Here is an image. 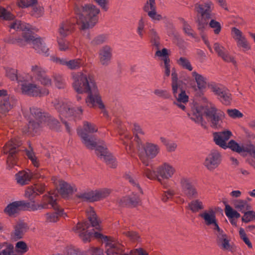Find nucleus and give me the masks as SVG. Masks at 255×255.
Listing matches in <instances>:
<instances>
[{"label": "nucleus", "mask_w": 255, "mask_h": 255, "mask_svg": "<svg viewBox=\"0 0 255 255\" xmlns=\"http://www.w3.org/2000/svg\"><path fill=\"white\" fill-rule=\"evenodd\" d=\"M230 148L232 150L238 153L248 152L251 154H255V146L252 144H239L234 140H230L228 143L227 148Z\"/></svg>", "instance_id": "22"}, {"label": "nucleus", "mask_w": 255, "mask_h": 255, "mask_svg": "<svg viewBox=\"0 0 255 255\" xmlns=\"http://www.w3.org/2000/svg\"><path fill=\"white\" fill-rule=\"evenodd\" d=\"M0 255H15L12 245L0 242Z\"/></svg>", "instance_id": "42"}, {"label": "nucleus", "mask_w": 255, "mask_h": 255, "mask_svg": "<svg viewBox=\"0 0 255 255\" xmlns=\"http://www.w3.org/2000/svg\"><path fill=\"white\" fill-rule=\"evenodd\" d=\"M217 237V243L218 246L225 251H230L231 246L229 243V240L226 234L221 229H219L214 232Z\"/></svg>", "instance_id": "27"}, {"label": "nucleus", "mask_w": 255, "mask_h": 255, "mask_svg": "<svg viewBox=\"0 0 255 255\" xmlns=\"http://www.w3.org/2000/svg\"><path fill=\"white\" fill-rule=\"evenodd\" d=\"M51 59L54 62L66 66L68 69L71 70H77L84 65L83 60L81 58L67 60L52 56L51 57Z\"/></svg>", "instance_id": "18"}, {"label": "nucleus", "mask_w": 255, "mask_h": 255, "mask_svg": "<svg viewBox=\"0 0 255 255\" xmlns=\"http://www.w3.org/2000/svg\"><path fill=\"white\" fill-rule=\"evenodd\" d=\"M42 201H45L47 205L46 209L53 208L55 210L58 209L57 205V194L50 192L42 197Z\"/></svg>", "instance_id": "33"}, {"label": "nucleus", "mask_w": 255, "mask_h": 255, "mask_svg": "<svg viewBox=\"0 0 255 255\" xmlns=\"http://www.w3.org/2000/svg\"><path fill=\"white\" fill-rule=\"evenodd\" d=\"M171 87L172 89L181 86L180 82L178 81V74L174 68L171 70Z\"/></svg>", "instance_id": "54"}, {"label": "nucleus", "mask_w": 255, "mask_h": 255, "mask_svg": "<svg viewBox=\"0 0 255 255\" xmlns=\"http://www.w3.org/2000/svg\"><path fill=\"white\" fill-rule=\"evenodd\" d=\"M89 227L88 223L86 222L83 223H78L73 228V231L78 233L84 241H87L93 234L88 230Z\"/></svg>", "instance_id": "29"}, {"label": "nucleus", "mask_w": 255, "mask_h": 255, "mask_svg": "<svg viewBox=\"0 0 255 255\" xmlns=\"http://www.w3.org/2000/svg\"><path fill=\"white\" fill-rule=\"evenodd\" d=\"M137 148L140 159L145 166L149 164L148 159L154 158L159 152V147L157 145L150 142L144 143L140 140L137 141Z\"/></svg>", "instance_id": "7"}, {"label": "nucleus", "mask_w": 255, "mask_h": 255, "mask_svg": "<svg viewBox=\"0 0 255 255\" xmlns=\"http://www.w3.org/2000/svg\"><path fill=\"white\" fill-rule=\"evenodd\" d=\"M20 144V142L16 138H11L3 148L4 154H8L7 164L9 168H12L16 164V158L15 154L17 152V147Z\"/></svg>", "instance_id": "12"}, {"label": "nucleus", "mask_w": 255, "mask_h": 255, "mask_svg": "<svg viewBox=\"0 0 255 255\" xmlns=\"http://www.w3.org/2000/svg\"><path fill=\"white\" fill-rule=\"evenodd\" d=\"M83 200L94 202L100 200L98 190L82 193L78 195Z\"/></svg>", "instance_id": "38"}, {"label": "nucleus", "mask_w": 255, "mask_h": 255, "mask_svg": "<svg viewBox=\"0 0 255 255\" xmlns=\"http://www.w3.org/2000/svg\"><path fill=\"white\" fill-rule=\"evenodd\" d=\"M14 104L13 98L1 101L0 103V113L5 114L11 110Z\"/></svg>", "instance_id": "41"}, {"label": "nucleus", "mask_w": 255, "mask_h": 255, "mask_svg": "<svg viewBox=\"0 0 255 255\" xmlns=\"http://www.w3.org/2000/svg\"><path fill=\"white\" fill-rule=\"evenodd\" d=\"M55 108L59 113V116L65 124L67 131L70 132V129L68 122L75 121L82 114L83 110L81 107L74 108L71 103H58L55 101L54 103Z\"/></svg>", "instance_id": "5"}, {"label": "nucleus", "mask_w": 255, "mask_h": 255, "mask_svg": "<svg viewBox=\"0 0 255 255\" xmlns=\"http://www.w3.org/2000/svg\"><path fill=\"white\" fill-rule=\"evenodd\" d=\"M188 117L195 123L203 126L202 121L203 107L197 103H194L189 112L186 110Z\"/></svg>", "instance_id": "21"}, {"label": "nucleus", "mask_w": 255, "mask_h": 255, "mask_svg": "<svg viewBox=\"0 0 255 255\" xmlns=\"http://www.w3.org/2000/svg\"><path fill=\"white\" fill-rule=\"evenodd\" d=\"M63 38L60 37H57V38L58 48L62 51L69 50L70 49V43Z\"/></svg>", "instance_id": "47"}, {"label": "nucleus", "mask_w": 255, "mask_h": 255, "mask_svg": "<svg viewBox=\"0 0 255 255\" xmlns=\"http://www.w3.org/2000/svg\"><path fill=\"white\" fill-rule=\"evenodd\" d=\"M242 220L243 222L249 223L255 218V212L253 210H248L243 212Z\"/></svg>", "instance_id": "55"}, {"label": "nucleus", "mask_w": 255, "mask_h": 255, "mask_svg": "<svg viewBox=\"0 0 255 255\" xmlns=\"http://www.w3.org/2000/svg\"><path fill=\"white\" fill-rule=\"evenodd\" d=\"M15 251L19 255H22L27 252L28 248L26 244L23 241H19L15 245Z\"/></svg>", "instance_id": "50"}, {"label": "nucleus", "mask_w": 255, "mask_h": 255, "mask_svg": "<svg viewBox=\"0 0 255 255\" xmlns=\"http://www.w3.org/2000/svg\"><path fill=\"white\" fill-rule=\"evenodd\" d=\"M96 151L99 157L104 161L110 167L115 168L117 166L116 158L108 150L105 145H98Z\"/></svg>", "instance_id": "16"}, {"label": "nucleus", "mask_w": 255, "mask_h": 255, "mask_svg": "<svg viewBox=\"0 0 255 255\" xmlns=\"http://www.w3.org/2000/svg\"><path fill=\"white\" fill-rule=\"evenodd\" d=\"M74 28L73 23L69 20L63 21L59 25L58 28V34L60 37H65L70 34Z\"/></svg>", "instance_id": "34"}, {"label": "nucleus", "mask_w": 255, "mask_h": 255, "mask_svg": "<svg viewBox=\"0 0 255 255\" xmlns=\"http://www.w3.org/2000/svg\"><path fill=\"white\" fill-rule=\"evenodd\" d=\"M199 216L204 220L207 226H212L214 232L220 229L216 220V212L213 209L204 211Z\"/></svg>", "instance_id": "19"}, {"label": "nucleus", "mask_w": 255, "mask_h": 255, "mask_svg": "<svg viewBox=\"0 0 255 255\" xmlns=\"http://www.w3.org/2000/svg\"><path fill=\"white\" fill-rule=\"evenodd\" d=\"M213 47L215 52L223 61L231 63L234 65H236V61L234 56L231 55L222 44L219 42H215L214 43Z\"/></svg>", "instance_id": "20"}, {"label": "nucleus", "mask_w": 255, "mask_h": 255, "mask_svg": "<svg viewBox=\"0 0 255 255\" xmlns=\"http://www.w3.org/2000/svg\"><path fill=\"white\" fill-rule=\"evenodd\" d=\"M231 95L230 94L225 90L223 94L219 97V99L221 102L225 105H229L231 102Z\"/></svg>", "instance_id": "63"}, {"label": "nucleus", "mask_w": 255, "mask_h": 255, "mask_svg": "<svg viewBox=\"0 0 255 255\" xmlns=\"http://www.w3.org/2000/svg\"><path fill=\"white\" fill-rule=\"evenodd\" d=\"M177 63L179 65L182 66L183 68L188 70L189 71L192 70V66L190 64L189 61L185 57H180L177 60Z\"/></svg>", "instance_id": "57"}, {"label": "nucleus", "mask_w": 255, "mask_h": 255, "mask_svg": "<svg viewBox=\"0 0 255 255\" xmlns=\"http://www.w3.org/2000/svg\"><path fill=\"white\" fill-rule=\"evenodd\" d=\"M47 205L45 201H42L40 203H36L34 201L28 204V208L29 210L35 211L37 210H41L43 209H46Z\"/></svg>", "instance_id": "48"}, {"label": "nucleus", "mask_w": 255, "mask_h": 255, "mask_svg": "<svg viewBox=\"0 0 255 255\" xmlns=\"http://www.w3.org/2000/svg\"><path fill=\"white\" fill-rule=\"evenodd\" d=\"M175 173V169L170 164L164 162L157 167L156 171L148 168L144 169L143 174L148 179H156L164 188H167L164 180L172 178Z\"/></svg>", "instance_id": "4"}, {"label": "nucleus", "mask_w": 255, "mask_h": 255, "mask_svg": "<svg viewBox=\"0 0 255 255\" xmlns=\"http://www.w3.org/2000/svg\"><path fill=\"white\" fill-rule=\"evenodd\" d=\"M18 43L21 45L29 44L33 46L35 50L39 53L48 56L49 49L47 47L44 40L39 37H35L31 34L28 36H24V40H19Z\"/></svg>", "instance_id": "11"}, {"label": "nucleus", "mask_w": 255, "mask_h": 255, "mask_svg": "<svg viewBox=\"0 0 255 255\" xmlns=\"http://www.w3.org/2000/svg\"><path fill=\"white\" fill-rule=\"evenodd\" d=\"M32 78L29 75L18 79V85L22 94L32 97H41L48 94L49 91L46 88H42L35 83H29Z\"/></svg>", "instance_id": "6"}, {"label": "nucleus", "mask_w": 255, "mask_h": 255, "mask_svg": "<svg viewBox=\"0 0 255 255\" xmlns=\"http://www.w3.org/2000/svg\"><path fill=\"white\" fill-rule=\"evenodd\" d=\"M86 214L92 226L98 230H100L101 228L99 226L100 221L98 219L93 208L92 207L88 208L86 210Z\"/></svg>", "instance_id": "39"}, {"label": "nucleus", "mask_w": 255, "mask_h": 255, "mask_svg": "<svg viewBox=\"0 0 255 255\" xmlns=\"http://www.w3.org/2000/svg\"><path fill=\"white\" fill-rule=\"evenodd\" d=\"M155 55L158 57L159 59L163 60V62H166V60H167V61H170L168 57V50L166 48H163L161 50H160L159 48L157 49Z\"/></svg>", "instance_id": "49"}, {"label": "nucleus", "mask_w": 255, "mask_h": 255, "mask_svg": "<svg viewBox=\"0 0 255 255\" xmlns=\"http://www.w3.org/2000/svg\"><path fill=\"white\" fill-rule=\"evenodd\" d=\"M10 28L13 29L18 30H21L22 31V38H18L16 39L17 42L19 40H24V36L27 37L31 33V25L29 24L22 23L20 21L15 20L12 22L10 25Z\"/></svg>", "instance_id": "31"}, {"label": "nucleus", "mask_w": 255, "mask_h": 255, "mask_svg": "<svg viewBox=\"0 0 255 255\" xmlns=\"http://www.w3.org/2000/svg\"><path fill=\"white\" fill-rule=\"evenodd\" d=\"M45 190V186L43 183H37L28 187L25 191L24 195L30 199H34L37 196L42 194Z\"/></svg>", "instance_id": "23"}, {"label": "nucleus", "mask_w": 255, "mask_h": 255, "mask_svg": "<svg viewBox=\"0 0 255 255\" xmlns=\"http://www.w3.org/2000/svg\"><path fill=\"white\" fill-rule=\"evenodd\" d=\"M27 230L26 224L21 221H18L14 226V231L12 234L13 238L15 240L21 239Z\"/></svg>", "instance_id": "35"}, {"label": "nucleus", "mask_w": 255, "mask_h": 255, "mask_svg": "<svg viewBox=\"0 0 255 255\" xmlns=\"http://www.w3.org/2000/svg\"><path fill=\"white\" fill-rule=\"evenodd\" d=\"M193 79L197 84V88L199 90H203L209 86L210 83L206 77L202 75L196 71H193L191 73Z\"/></svg>", "instance_id": "32"}, {"label": "nucleus", "mask_w": 255, "mask_h": 255, "mask_svg": "<svg viewBox=\"0 0 255 255\" xmlns=\"http://www.w3.org/2000/svg\"><path fill=\"white\" fill-rule=\"evenodd\" d=\"M54 182L56 186H59V192L64 197L73 191L74 188L71 185L64 181L58 180Z\"/></svg>", "instance_id": "37"}, {"label": "nucleus", "mask_w": 255, "mask_h": 255, "mask_svg": "<svg viewBox=\"0 0 255 255\" xmlns=\"http://www.w3.org/2000/svg\"><path fill=\"white\" fill-rule=\"evenodd\" d=\"M149 34L152 45L156 47V49L160 48L161 44L156 31L154 29H151L150 30Z\"/></svg>", "instance_id": "46"}, {"label": "nucleus", "mask_w": 255, "mask_h": 255, "mask_svg": "<svg viewBox=\"0 0 255 255\" xmlns=\"http://www.w3.org/2000/svg\"><path fill=\"white\" fill-rule=\"evenodd\" d=\"M217 237V243L218 246L225 251H230L231 246L229 243V240L226 234L221 229H219L214 232Z\"/></svg>", "instance_id": "28"}, {"label": "nucleus", "mask_w": 255, "mask_h": 255, "mask_svg": "<svg viewBox=\"0 0 255 255\" xmlns=\"http://www.w3.org/2000/svg\"><path fill=\"white\" fill-rule=\"evenodd\" d=\"M72 87L74 90L79 94L88 93V96L86 99L87 105L90 107H94L96 105L101 110L105 117L108 116V112L99 95L97 87L92 80L91 76L86 71L71 73Z\"/></svg>", "instance_id": "1"}, {"label": "nucleus", "mask_w": 255, "mask_h": 255, "mask_svg": "<svg viewBox=\"0 0 255 255\" xmlns=\"http://www.w3.org/2000/svg\"><path fill=\"white\" fill-rule=\"evenodd\" d=\"M132 131L135 135L136 139V142L137 143V141H142V139L139 137L141 135H143L144 134V131L142 129V128L137 124H134L133 126V128H132Z\"/></svg>", "instance_id": "52"}, {"label": "nucleus", "mask_w": 255, "mask_h": 255, "mask_svg": "<svg viewBox=\"0 0 255 255\" xmlns=\"http://www.w3.org/2000/svg\"><path fill=\"white\" fill-rule=\"evenodd\" d=\"M97 130L98 128L94 124L87 122L84 123L83 129L78 130V133L82 138V142L88 148L93 149L96 147V138L89 134L97 132Z\"/></svg>", "instance_id": "8"}, {"label": "nucleus", "mask_w": 255, "mask_h": 255, "mask_svg": "<svg viewBox=\"0 0 255 255\" xmlns=\"http://www.w3.org/2000/svg\"><path fill=\"white\" fill-rule=\"evenodd\" d=\"M124 136L125 139H123L122 138L123 141V143L124 145H126V149L127 152L130 153L132 152V146L130 143L128 142V140L131 138V136L129 135L127 132H126L124 133Z\"/></svg>", "instance_id": "58"}, {"label": "nucleus", "mask_w": 255, "mask_h": 255, "mask_svg": "<svg viewBox=\"0 0 255 255\" xmlns=\"http://www.w3.org/2000/svg\"><path fill=\"white\" fill-rule=\"evenodd\" d=\"M184 192L189 198H196L199 195L197 190L192 185L184 191Z\"/></svg>", "instance_id": "59"}, {"label": "nucleus", "mask_w": 255, "mask_h": 255, "mask_svg": "<svg viewBox=\"0 0 255 255\" xmlns=\"http://www.w3.org/2000/svg\"><path fill=\"white\" fill-rule=\"evenodd\" d=\"M175 190L172 188L168 189L164 192L163 195L162 196L161 200L165 202L168 200L171 199L172 197L175 194Z\"/></svg>", "instance_id": "64"}, {"label": "nucleus", "mask_w": 255, "mask_h": 255, "mask_svg": "<svg viewBox=\"0 0 255 255\" xmlns=\"http://www.w3.org/2000/svg\"><path fill=\"white\" fill-rule=\"evenodd\" d=\"M239 235L241 239L244 243L248 246V247L251 249L253 247L252 244L250 242L249 239L248 238L246 233L244 229L241 228L239 229Z\"/></svg>", "instance_id": "61"}, {"label": "nucleus", "mask_w": 255, "mask_h": 255, "mask_svg": "<svg viewBox=\"0 0 255 255\" xmlns=\"http://www.w3.org/2000/svg\"><path fill=\"white\" fill-rule=\"evenodd\" d=\"M225 213L229 219H238L241 216L240 214L229 204L225 205Z\"/></svg>", "instance_id": "45"}, {"label": "nucleus", "mask_w": 255, "mask_h": 255, "mask_svg": "<svg viewBox=\"0 0 255 255\" xmlns=\"http://www.w3.org/2000/svg\"><path fill=\"white\" fill-rule=\"evenodd\" d=\"M231 35L233 38L236 40V43L246 37L240 30L236 27H233L232 28Z\"/></svg>", "instance_id": "53"}, {"label": "nucleus", "mask_w": 255, "mask_h": 255, "mask_svg": "<svg viewBox=\"0 0 255 255\" xmlns=\"http://www.w3.org/2000/svg\"><path fill=\"white\" fill-rule=\"evenodd\" d=\"M182 25L184 33L188 36L194 37V31L191 26L184 20H182Z\"/></svg>", "instance_id": "60"}, {"label": "nucleus", "mask_w": 255, "mask_h": 255, "mask_svg": "<svg viewBox=\"0 0 255 255\" xmlns=\"http://www.w3.org/2000/svg\"><path fill=\"white\" fill-rule=\"evenodd\" d=\"M112 58V48L109 45L102 46L99 51L100 63L103 66H108Z\"/></svg>", "instance_id": "25"}, {"label": "nucleus", "mask_w": 255, "mask_h": 255, "mask_svg": "<svg viewBox=\"0 0 255 255\" xmlns=\"http://www.w3.org/2000/svg\"><path fill=\"white\" fill-rule=\"evenodd\" d=\"M221 161L220 153L216 150H212L205 157L203 165L209 171H213L218 167Z\"/></svg>", "instance_id": "14"}, {"label": "nucleus", "mask_w": 255, "mask_h": 255, "mask_svg": "<svg viewBox=\"0 0 255 255\" xmlns=\"http://www.w3.org/2000/svg\"><path fill=\"white\" fill-rule=\"evenodd\" d=\"M208 87L212 92L218 96V98L225 91L214 83H210Z\"/></svg>", "instance_id": "62"}, {"label": "nucleus", "mask_w": 255, "mask_h": 255, "mask_svg": "<svg viewBox=\"0 0 255 255\" xmlns=\"http://www.w3.org/2000/svg\"><path fill=\"white\" fill-rule=\"evenodd\" d=\"M31 72L35 79L39 82L41 84L49 87L52 85V80L49 76L46 74L45 69L38 65H33L31 67Z\"/></svg>", "instance_id": "17"}, {"label": "nucleus", "mask_w": 255, "mask_h": 255, "mask_svg": "<svg viewBox=\"0 0 255 255\" xmlns=\"http://www.w3.org/2000/svg\"><path fill=\"white\" fill-rule=\"evenodd\" d=\"M172 93L175 99L173 104L179 109L186 112V106L189 102V96L181 86L172 89Z\"/></svg>", "instance_id": "13"}, {"label": "nucleus", "mask_w": 255, "mask_h": 255, "mask_svg": "<svg viewBox=\"0 0 255 255\" xmlns=\"http://www.w3.org/2000/svg\"><path fill=\"white\" fill-rule=\"evenodd\" d=\"M31 178L32 175L30 172L20 171L15 174V180L20 185L27 184Z\"/></svg>", "instance_id": "36"}, {"label": "nucleus", "mask_w": 255, "mask_h": 255, "mask_svg": "<svg viewBox=\"0 0 255 255\" xmlns=\"http://www.w3.org/2000/svg\"><path fill=\"white\" fill-rule=\"evenodd\" d=\"M24 205L23 201H14L8 204L4 208L3 212L9 217H14L22 209Z\"/></svg>", "instance_id": "30"}, {"label": "nucleus", "mask_w": 255, "mask_h": 255, "mask_svg": "<svg viewBox=\"0 0 255 255\" xmlns=\"http://www.w3.org/2000/svg\"><path fill=\"white\" fill-rule=\"evenodd\" d=\"M237 45L238 47L242 48L244 51H248L251 48V44L246 37L237 42Z\"/></svg>", "instance_id": "56"}, {"label": "nucleus", "mask_w": 255, "mask_h": 255, "mask_svg": "<svg viewBox=\"0 0 255 255\" xmlns=\"http://www.w3.org/2000/svg\"><path fill=\"white\" fill-rule=\"evenodd\" d=\"M106 253L107 255H138L136 251L138 249L132 251L130 255L123 254L120 245L115 241L109 239L107 237L105 238Z\"/></svg>", "instance_id": "15"}, {"label": "nucleus", "mask_w": 255, "mask_h": 255, "mask_svg": "<svg viewBox=\"0 0 255 255\" xmlns=\"http://www.w3.org/2000/svg\"><path fill=\"white\" fill-rule=\"evenodd\" d=\"M62 210H58L56 212L48 213L45 214L46 221L49 223H54L58 220L59 216L63 214Z\"/></svg>", "instance_id": "44"}, {"label": "nucleus", "mask_w": 255, "mask_h": 255, "mask_svg": "<svg viewBox=\"0 0 255 255\" xmlns=\"http://www.w3.org/2000/svg\"><path fill=\"white\" fill-rule=\"evenodd\" d=\"M125 178L128 181V182L135 186L138 190L137 194L133 195L132 197H130L128 201H126V198L124 199L125 204H131L132 205L137 203L139 201V194H142V191L137 183L136 180L132 176L130 173H126L125 174Z\"/></svg>", "instance_id": "26"}, {"label": "nucleus", "mask_w": 255, "mask_h": 255, "mask_svg": "<svg viewBox=\"0 0 255 255\" xmlns=\"http://www.w3.org/2000/svg\"><path fill=\"white\" fill-rule=\"evenodd\" d=\"M31 117L28 125V129L23 130L24 132L36 133L44 125H47L50 128L57 129L58 121L51 117L48 114L41 112L37 108L30 109Z\"/></svg>", "instance_id": "2"}, {"label": "nucleus", "mask_w": 255, "mask_h": 255, "mask_svg": "<svg viewBox=\"0 0 255 255\" xmlns=\"http://www.w3.org/2000/svg\"><path fill=\"white\" fill-rule=\"evenodd\" d=\"M189 209L194 213H196L204 208V206L202 201L199 199L192 200L189 204Z\"/></svg>", "instance_id": "43"}, {"label": "nucleus", "mask_w": 255, "mask_h": 255, "mask_svg": "<svg viewBox=\"0 0 255 255\" xmlns=\"http://www.w3.org/2000/svg\"><path fill=\"white\" fill-rule=\"evenodd\" d=\"M213 8V3L208 0L195 4V10L201 14V19L198 20L201 27H204L205 25H207L208 20L212 17V11Z\"/></svg>", "instance_id": "9"}, {"label": "nucleus", "mask_w": 255, "mask_h": 255, "mask_svg": "<svg viewBox=\"0 0 255 255\" xmlns=\"http://www.w3.org/2000/svg\"><path fill=\"white\" fill-rule=\"evenodd\" d=\"M100 9L93 4H86L77 12V23L81 30L93 28L98 22Z\"/></svg>", "instance_id": "3"}, {"label": "nucleus", "mask_w": 255, "mask_h": 255, "mask_svg": "<svg viewBox=\"0 0 255 255\" xmlns=\"http://www.w3.org/2000/svg\"><path fill=\"white\" fill-rule=\"evenodd\" d=\"M232 133L230 130L222 132H216L213 133L214 141L216 144L224 148H227V141L232 136Z\"/></svg>", "instance_id": "24"}, {"label": "nucleus", "mask_w": 255, "mask_h": 255, "mask_svg": "<svg viewBox=\"0 0 255 255\" xmlns=\"http://www.w3.org/2000/svg\"><path fill=\"white\" fill-rule=\"evenodd\" d=\"M205 113L207 120L212 128L219 129L223 127V121L225 119V114L223 112L212 105L207 109Z\"/></svg>", "instance_id": "10"}, {"label": "nucleus", "mask_w": 255, "mask_h": 255, "mask_svg": "<svg viewBox=\"0 0 255 255\" xmlns=\"http://www.w3.org/2000/svg\"><path fill=\"white\" fill-rule=\"evenodd\" d=\"M209 27L213 29L214 33L215 34L218 35L220 33L222 26L221 23L219 22L214 19H211L209 22Z\"/></svg>", "instance_id": "51"}, {"label": "nucleus", "mask_w": 255, "mask_h": 255, "mask_svg": "<svg viewBox=\"0 0 255 255\" xmlns=\"http://www.w3.org/2000/svg\"><path fill=\"white\" fill-rule=\"evenodd\" d=\"M233 204L234 207L242 213L251 209V205L245 200H236L234 201Z\"/></svg>", "instance_id": "40"}]
</instances>
